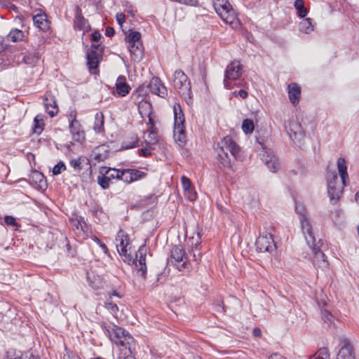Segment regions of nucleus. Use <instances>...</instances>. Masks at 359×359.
Instances as JSON below:
<instances>
[{"label":"nucleus","instance_id":"f257e3e1","mask_svg":"<svg viewBox=\"0 0 359 359\" xmlns=\"http://www.w3.org/2000/svg\"><path fill=\"white\" fill-rule=\"evenodd\" d=\"M217 152V160L224 168H231V159L228 152L236 158L240 151L239 146L233 140L230 136H226L217 143L216 148Z\"/></svg>","mask_w":359,"mask_h":359},{"label":"nucleus","instance_id":"f03ea898","mask_svg":"<svg viewBox=\"0 0 359 359\" xmlns=\"http://www.w3.org/2000/svg\"><path fill=\"white\" fill-rule=\"evenodd\" d=\"M242 75V65L238 61H233L227 65L224 73V85L226 88L233 87L245 88L246 82L241 79Z\"/></svg>","mask_w":359,"mask_h":359},{"label":"nucleus","instance_id":"7ed1b4c3","mask_svg":"<svg viewBox=\"0 0 359 359\" xmlns=\"http://www.w3.org/2000/svg\"><path fill=\"white\" fill-rule=\"evenodd\" d=\"M304 238L307 245L311 249L314 255L313 264L319 268L327 269L328 262L326 260V257L320 249L323 245L321 240H316L314 232L306 235Z\"/></svg>","mask_w":359,"mask_h":359},{"label":"nucleus","instance_id":"20e7f679","mask_svg":"<svg viewBox=\"0 0 359 359\" xmlns=\"http://www.w3.org/2000/svg\"><path fill=\"white\" fill-rule=\"evenodd\" d=\"M174 111V137L180 146H183L186 141L187 137L185 133L184 116L180 104H175L173 107Z\"/></svg>","mask_w":359,"mask_h":359},{"label":"nucleus","instance_id":"39448f33","mask_svg":"<svg viewBox=\"0 0 359 359\" xmlns=\"http://www.w3.org/2000/svg\"><path fill=\"white\" fill-rule=\"evenodd\" d=\"M169 262L180 271H189L191 269L187 255L181 245L172 247Z\"/></svg>","mask_w":359,"mask_h":359},{"label":"nucleus","instance_id":"423d86ee","mask_svg":"<svg viewBox=\"0 0 359 359\" xmlns=\"http://www.w3.org/2000/svg\"><path fill=\"white\" fill-rule=\"evenodd\" d=\"M325 178L327 185V194L332 203L335 204L343 194L344 185H340L336 172L327 170Z\"/></svg>","mask_w":359,"mask_h":359},{"label":"nucleus","instance_id":"0eeeda50","mask_svg":"<svg viewBox=\"0 0 359 359\" xmlns=\"http://www.w3.org/2000/svg\"><path fill=\"white\" fill-rule=\"evenodd\" d=\"M212 4L216 13L224 22L233 24L236 19V12L228 0H212Z\"/></svg>","mask_w":359,"mask_h":359},{"label":"nucleus","instance_id":"6e6552de","mask_svg":"<svg viewBox=\"0 0 359 359\" xmlns=\"http://www.w3.org/2000/svg\"><path fill=\"white\" fill-rule=\"evenodd\" d=\"M173 85L176 90L184 97L191 98V83L188 76L180 69L176 70L173 75Z\"/></svg>","mask_w":359,"mask_h":359},{"label":"nucleus","instance_id":"1a4fd4ad","mask_svg":"<svg viewBox=\"0 0 359 359\" xmlns=\"http://www.w3.org/2000/svg\"><path fill=\"white\" fill-rule=\"evenodd\" d=\"M273 235L270 233L264 232L256 240L255 246L257 250L260 252H271L276 248L273 241Z\"/></svg>","mask_w":359,"mask_h":359},{"label":"nucleus","instance_id":"9d476101","mask_svg":"<svg viewBox=\"0 0 359 359\" xmlns=\"http://www.w3.org/2000/svg\"><path fill=\"white\" fill-rule=\"evenodd\" d=\"M285 128L290 137L294 142H301L305 135L304 130L298 121H288L285 123Z\"/></svg>","mask_w":359,"mask_h":359},{"label":"nucleus","instance_id":"9b49d317","mask_svg":"<svg viewBox=\"0 0 359 359\" xmlns=\"http://www.w3.org/2000/svg\"><path fill=\"white\" fill-rule=\"evenodd\" d=\"M295 210L299 216L301 228L304 236L313 233V227L309 218L307 217L306 210L302 205H297Z\"/></svg>","mask_w":359,"mask_h":359},{"label":"nucleus","instance_id":"f8f14e48","mask_svg":"<svg viewBox=\"0 0 359 359\" xmlns=\"http://www.w3.org/2000/svg\"><path fill=\"white\" fill-rule=\"evenodd\" d=\"M102 58V51L95 53L94 50L86 51L87 66L92 74H98L99 64Z\"/></svg>","mask_w":359,"mask_h":359},{"label":"nucleus","instance_id":"ddd939ff","mask_svg":"<svg viewBox=\"0 0 359 359\" xmlns=\"http://www.w3.org/2000/svg\"><path fill=\"white\" fill-rule=\"evenodd\" d=\"M147 248L145 244L142 245L136 253L135 264L140 276L145 278L147 273V266L145 263Z\"/></svg>","mask_w":359,"mask_h":359},{"label":"nucleus","instance_id":"4468645a","mask_svg":"<svg viewBox=\"0 0 359 359\" xmlns=\"http://www.w3.org/2000/svg\"><path fill=\"white\" fill-rule=\"evenodd\" d=\"M70 116L72 118L69 121V130L74 141L82 142L85 140V133L81 129V126L79 121L76 120V114Z\"/></svg>","mask_w":359,"mask_h":359},{"label":"nucleus","instance_id":"2eb2a0df","mask_svg":"<svg viewBox=\"0 0 359 359\" xmlns=\"http://www.w3.org/2000/svg\"><path fill=\"white\" fill-rule=\"evenodd\" d=\"M147 88H149V91L161 97H165L167 95V88L158 77H153L147 84Z\"/></svg>","mask_w":359,"mask_h":359},{"label":"nucleus","instance_id":"dca6fc26","mask_svg":"<svg viewBox=\"0 0 359 359\" xmlns=\"http://www.w3.org/2000/svg\"><path fill=\"white\" fill-rule=\"evenodd\" d=\"M43 104L46 112L53 117L58 113V107L54 96L50 94L46 93L43 97Z\"/></svg>","mask_w":359,"mask_h":359},{"label":"nucleus","instance_id":"f3484780","mask_svg":"<svg viewBox=\"0 0 359 359\" xmlns=\"http://www.w3.org/2000/svg\"><path fill=\"white\" fill-rule=\"evenodd\" d=\"M341 347L339 351L337 359H355L353 347L347 339L341 340Z\"/></svg>","mask_w":359,"mask_h":359},{"label":"nucleus","instance_id":"a211bd4d","mask_svg":"<svg viewBox=\"0 0 359 359\" xmlns=\"http://www.w3.org/2000/svg\"><path fill=\"white\" fill-rule=\"evenodd\" d=\"M74 27L76 29L86 32L89 27L88 20L82 15L81 9L76 6L75 8V17L74 20Z\"/></svg>","mask_w":359,"mask_h":359},{"label":"nucleus","instance_id":"6ab92c4d","mask_svg":"<svg viewBox=\"0 0 359 359\" xmlns=\"http://www.w3.org/2000/svg\"><path fill=\"white\" fill-rule=\"evenodd\" d=\"M288 97L291 103L296 106L299 102L301 95V88L296 83H292L287 86Z\"/></svg>","mask_w":359,"mask_h":359},{"label":"nucleus","instance_id":"aec40b11","mask_svg":"<svg viewBox=\"0 0 359 359\" xmlns=\"http://www.w3.org/2000/svg\"><path fill=\"white\" fill-rule=\"evenodd\" d=\"M121 341H122L115 342L117 345H120L123 347L121 351H126V353H132L133 349H134L135 346V340L133 337L126 332L123 335V337H121Z\"/></svg>","mask_w":359,"mask_h":359},{"label":"nucleus","instance_id":"412c9836","mask_svg":"<svg viewBox=\"0 0 359 359\" xmlns=\"http://www.w3.org/2000/svg\"><path fill=\"white\" fill-rule=\"evenodd\" d=\"M337 169L344 186L349 184V177L347 172V165L344 158L340 157L337 160Z\"/></svg>","mask_w":359,"mask_h":359},{"label":"nucleus","instance_id":"4be33fe9","mask_svg":"<svg viewBox=\"0 0 359 359\" xmlns=\"http://www.w3.org/2000/svg\"><path fill=\"white\" fill-rule=\"evenodd\" d=\"M34 25L40 30L46 32L50 27V22L47 18L46 13H39L33 16Z\"/></svg>","mask_w":359,"mask_h":359},{"label":"nucleus","instance_id":"5701e85b","mask_svg":"<svg viewBox=\"0 0 359 359\" xmlns=\"http://www.w3.org/2000/svg\"><path fill=\"white\" fill-rule=\"evenodd\" d=\"M130 86L126 83V79L124 76H119L116 82V93L121 97H125L130 93Z\"/></svg>","mask_w":359,"mask_h":359},{"label":"nucleus","instance_id":"b1692460","mask_svg":"<svg viewBox=\"0 0 359 359\" xmlns=\"http://www.w3.org/2000/svg\"><path fill=\"white\" fill-rule=\"evenodd\" d=\"M69 163L70 165L78 172L83 168H86L87 170L91 169L90 161L87 158L79 157L78 158H74L71 160Z\"/></svg>","mask_w":359,"mask_h":359},{"label":"nucleus","instance_id":"393cba45","mask_svg":"<svg viewBox=\"0 0 359 359\" xmlns=\"http://www.w3.org/2000/svg\"><path fill=\"white\" fill-rule=\"evenodd\" d=\"M118 252H125L129 244L128 236L122 230H120L116 237Z\"/></svg>","mask_w":359,"mask_h":359},{"label":"nucleus","instance_id":"a878e982","mask_svg":"<svg viewBox=\"0 0 359 359\" xmlns=\"http://www.w3.org/2000/svg\"><path fill=\"white\" fill-rule=\"evenodd\" d=\"M129 50L134 60L140 61L144 57V48L142 42L128 44Z\"/></svg>","mask_w":359,"mask_h":359},{"label":"nucleus","instance_id":"bb28decb","mask_svg":"<svg viewBox=\"0 0 359 359\" xmlns=\"http://www.w3.org/2000/svg\"><path fill=\"white\" fill-rule=\"evenodd\" d=\"M30 180L35 183L37 187L41 189H46L47 188V182L43 175L37 170L32 171L29 175Z\"/></svg>","mask_w":359,"mask_h":359},{"label":"nucleus","instance_id":"cd10ccee","mask_svg":"<svg viewBox=\"0 0 359 359\" xmlns=\"http://www.w3.org/2000/svg\"><path fill=\"white\" fill-rule=\"evenodd\" d=\"M299 30L305 34H310L313 31V19L307 18L304 19L299 25Z\"/></svg>","mask_w":359,"mask_h":359},{"label":"nucleus","instance_id":"c85d7f7f","mask_svg":"<svg viewBox=\"0 0 359 359\" xmlns=\"http://www.w3.org/2000/svg\"><path fill=\"white\" fill-rule=\"evenodd\" d=\"M44 122L43 116L38 114L34 119L32 130L34 133L40 135L43 130Z\"/></svg>","mask_w":359,"mask_h":359},{"label":"nucleus","instance_id":"c756f323","mask_svg":"<svg viewBox=\"0 0 359 359\" xmlns=\"http://www.w3.org/2000/svg\"><path fill=\"white\" fill-rule=\"evenodd\" d=\"M126 333V331L120 327L114 326L112 329L111 332H110L111 340L115 343L116 341H121V337H123V335Z\"/></svg>","mask_w":359,"mask_h":359},{"label":"nucleus","instance_id":"7c9ffc66","mask_svg":"<svg viewBox=\"0 0 359 359\" xmlns=\"http://www.w3.org/2000/svg\"><path fill=\"white\" fill-rule=\"evenodd\" d=\"M294 6L297 11V15L299 18H304L307 15L309 11L304 6V0H295L294 2Z\"/></svg>","mask_w":359,"mask_h":359},{"label":"nucleus","instance_id":"2f4dec72","mask_svg":"<svg viewBox=\"0 0 359 359\" xmlns=\"http://www.w3.org/2000/svg\"><path fill=\"white\" fill-rule=\"evenodd\" d=\"M104 116L102 113L97 112L95 116L93 129L95 133H99L103 130Z\"/></svg>","mask_w":359,"mask_h":359},{"label":"nucleus","instance_id":"473e14b6","mask_svg":"<svg viewBox=\"0 0 359 359\" xmlns=\"http://www.w3.org/2000/svg\"><path fill=\"white\" fill-rule=\"evenodd\" d=\"M24 37V32L18 29H13L8 35V38L13 42L22 41Z\"/></svg>","mask_w":359,"mask_h":359},{"label":"nucleus","instance_id":"72a5a7b5","mask_svg":"<svg viewBox=\"0 0 359 359\" xmlns=\"http://www.w3.org/2000/svg\"><path fill=\"white\" fill-rule=\"evenodd\" d=\"M141 34L139 32L133 31L129 33L126 37V41L128 44L140 43Z\"/></svg>","mask_w":359,"mask_h":359},{"label":"nucleus","instance_id":"f704fd0d","mask_svg":"<svg viewBox=\"0 0 359 359\" xmlns=\"http://www.w3.org/2000/svg\"><path fill=\"white\" fill-rule=\"evenodd\" d=\"M104 169H106V168H103L101 170V173L102 175H100L97 177V182L99 185L103 189H107L109 187V177H107L104 173Z\"/></svg>","mask_w":359,"mask_h":359},{"label":"nucleus","instance_id":"c9c22d12","mask_svg":"<svg viewBox=\"0 0 359 359\" xmlns=\"http://www.w3.org/2000/svg\"><path fill=\"white\" fill-rule=\"evenodd\" d=\"M242 129L245 134L252 133L255 129V125L252 120L244 119L242 123Z\"/></svg>","mask_w":359,"mask_h":359},{"label":"nucleus","instance_id":"e433bc0d","mask_svg":"<svg viewBox=\"0 0 359 359\" xmlns=\"http://www.w3.org/2000/svg\"><path fill=\"white\" fill-rule=\"evenodd\" d=\"M262 160L265 163L266 165H269L270 162H271L272 159H274L276 156L273 154V151L270 149L264 150L262 154H261Z\"/></svg>","mask_w":359,"mask_h":359},{"label":"nucleus","instance_id":"4c0bfd02","mask_svg":"<svg viewBox=\"0 0 359 359\" xmlns=\"http://www.w3.org/2000/svg\"><path fill=\"white\" fill-rule=\"evenodd\" d=\"M131 177L130 178V180H132L133 182L141 180L147 176V173L142 171H140L137 169H130Z\"/></svg>","mask_w":359,"mask_h":359},{"label":"nucleus","instance_id":"58836bf2","mask_svg":"<svg viewBox=\"0 0 359 359\" xmlns=\"http://www.w3.org/2000/svg\"><path fill=\"white\" fill-rule=\"evenodd\" d=\"M148 93H149V88H147V84L143 83V84L140 85L135 90L133 94L136 95L137 97H144V96H146L148 94Z\"/></svg>","mask_w":359,"mask_h":359},{"label":"nucleus","instance_id":"ea45409f","mask_svg":"<svg viewBox=\"0 0 359 359\" xmlns=\"http://www.w3.org/2000/svg\"><path fill=\"white\" fill-rule=\"evenodd\" d=\"M131 140H132V142L128 144L126 142H123V144H122V147L123 149H128L139 147V144H138L139 138L136 135L133 136L131 137Z\"/></svg>","mask_w":359,"mask_h":359},{"label":"nucleus","instance_id":"a19ab883","mask_svg":"<svg viewBox=\"0 0 359 359\" xmlns=\"http://www.w3.org/2000/svg\"><path fill=\"white\" fill-rule=\"evenodd\" d=\"M37 60L38 57L32 53L25 55L22 57V62L30 65H34L37 62Z\"/></svg>","mask_w":359,"mask_h":359},{"label":"nucleus","instance_id":"79ce46f5","mask_svg":"<svg viewBox=\"0 0 359 359\" xmlns=\"http://www.w3.org/2000/svg\"><path fill=\"white\" fill-rule=\"evenodd\" d=\"M22 354V353L20 351L11 349L6 352L5 359H20Z\"/></svg>","mask_w":359,"mask_h":359},{"label":"nucleus","instance_id":"37998d69","mask_svg":"<svg viewBox=\"0 0 359 359\" xmlns=\"http://www.w3.org/2000/svg\"><path fill=\"white\" fill-rule=\"evenodd\" d=\"M66 165L62 161H60L58 163H57L54 168H53V175H57L60 174L62 171H65L66 170Z\"/></svg>","mask_w":359,"mask_h":359},{"label":"nucleus","instance_id":"c03bdc74","mask_svg":"<svg viewBox=\"0 0 359 359\" xmlns=\"http://www.w3.org/2000/svg\"><path fill=\"white\" fill-rule=\"evenodd\" d=\"M330 353L327 348H320L318 351V356L315 359H329Z\"/></svg>","mask_w":359,"mask_h":359},{"label":"nucleus","instance_id":"a18cd8bd","mask_svg":"<svg viewBox=\"0 0 359 359\" xmlns=\"http://www.w3.org/2000/svg\"><path fill=\"white\" fill-rule=\"evenodd\" d=\"M118 253L123 257V262L128 263V264H130L131 262L135 264V259L130 254L128 253L127 249L126 250V252H119Z\"/></svg>","mask_w":359,"mask_h":359},{"label":"nucleus","instance_id":"49530a36","mask_svg":"<svg viewBox=\"0 0 359 359\" xmlns=\"http://www.w3.org/2000/svg\"><path fill=\"white\" fill-rule=\"evenodd\" d=\"M269 170L272 172H276L278 171L280 168V163H278L276 158L271 160V162H270V164L269 163V165H266Z\"/></svg>","mask_w":359,"mask_h":359},{"label":"nucleus","instance_id":"de8ad7c7","mask_svg":"<svg viewBox=\"0 0 359 359\" xmlns=\"http://www.w3.org/2000/svg\"><path fill=\"white\" fill-rule=\"evenodd\" d=\"M121 175L122 176V181L127 184L131 183L132 180H130L131 177L130 169H123L121 170Z\"/></svg>","mask_w":359,"mask_h":359},{"label":"nucleus","instance_id":"09e8293b","mask_svg":"<svg viewBox=\"0 0 359 359\" xmlns=\"http://www.w3.org/2000/svg\"><path fill=\"white\" fill-rule=\"evenodd\" d=\"M322 319L325 323H331L332 320V315L327 310L321 311Z\"/></svg>","mask_w":359,"mask_h":359},{"label":"nucleus","instance_id":"8fccbe9b","mask_svg":"<svg viewBox=\"0 0 359 359\" xmlns=\"http://www.w3.org/2000/svg\"><path fill=\"white\" fill-rule=\"evenodd\" d=\"M181 181L184 191H189L191 187V180L187 177L182 176Z\"/></svg>","mask_w":359,"mask_h":359},{"label":"nucleus","instance_id":"3c124183","mask_svg":"<svg viewBox=\"0 0 359 359\" xmlns=\"http://www.w3.org/2000/svg\"><path fill=\"white\" fill-rule=\"evenodd\" d=\"M198 245H200L199 243H196L195 245V247H193L191 249L194 260L196 261L197 262H198L201 260V252L198 249Z\"/></svg>","mask_w":359,"mask_h":359},{"label":"nucleus","instance_id":"603ef678","mask_svg":"<svg viewBox=\"0 0 359 359\" xmlns=\"http://www.w3.org/2000/svg\"><path fill=\"white\" fill-rule=\"evenodd\" d=\"M106 308L113 314H116L117 311H118L117 305L111 302H107Z\"/></svg>","mask_w":359,"mask_h":359},{"label":"nucleus","instance_id":"864d4df0","mask_svg":"<svg viewBox=\"0 0 359 359\" xmlns=\"http://www.w3.org/2000/svg\"><path fill=\"white\" fill-rule=\"evenodd\" d=\"M117 169L109 168L104 171V175L109 177V180L116 179V172Z\"/></svg>","mask_w":359,"mask_h":359},{"label":"nucleus","instance_id":"5fc2aeb1","mask_svg":"<svg viewBox=\"0 0 359 359\" xmlns=\"http://www.w3.org/2000/svg\"><path fill=\"white\" fill-rule=\"evenodd\" d=\"M20 359H40V358L34 354L32 351H27L22 353L21 358Z\"/></svg>","mask_w":359,"mask_h":359},{"label":"nucleus","instance_id":"6e6d98bb","mask_svg":"<svg viewBox=\"0 0 359 359\" xmlns=\"http://www.w3.org/2000/svg\"><path fill=\"white\" fill-rule=\"evenodd\" d=\"M4 222L8 226H17L15 219L13 216L7 215L4 217Z\"/></svg>","mask_w":359,"mask_h":359},{"label":"nucleus","instance_id":"4d7b16f0","mask_svg":"<svg viewBox=\"0 0 359 359\" xmlns=\"http://www.w3.org/2000/svg\"><path fill=\"white\" fill-rule=\"evenodd\" d=\"M87 50H94L95 53H100V50L102 51V55H103L104 53V47L101 46V44H95L93 43L90 46V48L88 49Z\"/></svg>","mask_w":359,"mask_h":359},{"label":"nucleus","instance_id":"13d9d810","mask_svg":"<svg viewBox=\"0 0 359 359\" xmlns=\"http://www.w3.org/2000/svg\"><path fill=\"white\" fill-rule=\"evenodd\" d=\"M174 1H177L179 3L189 5V6H196L198 4V0H173Z\"/></svg>","mask_w":359,"mask_h":359},{"label":"nucleus","instance_id":"bf43d9fd","mask_svg":"<svg viewBox=\"0 0 359 359\" xmlns=\"http://www.w3.org/2000/svg\"><path fill=\"white\" fill-rule=\"evenodd\" d=\"M118 359H135V358L132 355V353H126V351H121Z\"/></svg>","mask_w":359,"mask_h":359},{"label":"nucleus","instance_id":"052dcab7","mask_svg":"<svg viewBox=\"0 0 359 359\" xmlns=\"http://www.w3.org/2000/svg\"><path fill=\"white\" fill-rule=\"evenodd\" d=\"M156 136H157V135L156 133H154V131H151L149 135V138H150L149 140V143L151 144H156L158 141Z\"/></svg>","mask_w":359,"mask_h":359},{"label":"nucleus","instance_id":"680f3d73","mask_svg":"<svg viewBox=\"0 0 359 359\" xmlns=\"http://www.w3.org/2000/svg\"><path fill=\"white\" fill-rule=\"evenodd\" d=\"M140 155L144 156V157H148L151 156V149L149 148H143L139 151Z\"/></svg>","mask_w":359,"mask_h":359},{"label":"nucleus","instance_id":"e2e57ef3","mask_svg":"<svg viewBox=\"0 0 359 359\" xmlns=\"http://www.w3.org/2000/svg\"><path fill=\"white\" fill-rule=\"evenodd\" d=\"M126 16L123 13H117L116 14V20L118 23L121 26L123 23L125 22Z\"/></svg>","mask_w":359,"mask_h":359},{"label":"nucleus","instance_id":"0e129e2a","mask_svg":"<svg viewBox=\"0 0 359 359\" xmlns=\"http://www.w3.org/2000/svg\"><path fill=\"white\" fill-rule=\"evenodd\" d=\"M102 38V35L98 32H95L91 34V40L93 41L97 42L99 41Z\"/></svg>","mask_w":359,"mask_h":359},{"label":"nucleus","instance_id":"69168bd1","mask_svg":"<svg viewBox=\"0 0 359 359\" xmlns=\"http://www.w3.org/2000/svg\"><path fill=\"white\" fill-rule=\"evenodd\" d=\"M105 34H106V36H107L109 37L113 36L115 34L114 29L111 27H107L106 28Z\"/></svg>","mask_w":359,"mask_h":359},{"label":"nucleus","instance_id":"338daca9","mask_svg":"<svg viewBox=\"0 0 359 359\" xmlns=\"http://www.w3.org/2000/svg\"><path fill=\"white\" fill-rule=\"evenodd\" d=\"M238 95L239 97L245 99L248 97V93L245 89H241L240 90L238 91Z\"/></svg>","mask_w":359,"mask_h":359},{"label":"nucleus","instance_id":"774afa93","mask_svg":"<svg viewBox=\"0 0 359 359\" xmlns=\"http://www.w3.org/2000/svg\"><path fill=\"white\" fill-rule=\"evenodd\" d=\"M269 359H285V358L279 353H273L269 357Z\"/></svg>","mask_w":359,"mask_h":359}]
</instances>
